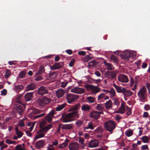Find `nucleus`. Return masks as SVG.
<instances>
[{
    "instance_id": "nucleus-62",
    "label": "nucleus",
    "mask_w": 150,
    "mask_h": 150,
    "mask_svg": "<svg viewBox=\"0 0 150 150\" xmlns=\"http://www.w3.org/2000/svg\"><path fill=\"white\" fill-rule=\"evenodd\" d=\"M61 66H50L51 70L58 69L61 68Z\"/></svg>"
},
{
    "instance_id": "nucleus-47",
    "label": "nucleus",
    "mask_w": 150,
    "mask_h": 150,
    "mask_svg": "<svg viewBox=\"0 0 150 150\" xmlns=\"http://www.w3.org/2000/svg\"><path fill=\"white\" fill-rule=\"evenodd\" d=\"M24 119H23L18 122V124L19 126L21 127H22L25 126V124L24 123Z\"/></svg>"
},
{
    "instance_id": "nucleus-59",
    "label": "nucleus",
    "mask_w": 150,
    "mask_h": 150,
    "mask_svg": "<svg viewBox=\"0 0 150 150\" xmlns=\"http://www.w3.org/2000/svg\"><path fill=\"white\" fill-rule=\"evenodd\" d=\"M88 126L89 129L92 130L94 129V128L92 123L91 122H89L88 124Z\"/></svg>"
},
{
    "instance_id": "nucleus-37",
    "label": "nucleus",
    "mask_w": 150,
    "mask_h": 150,
    "mask_svg": "<svg viewBox=\"0 0 150 150\" xmlns=\"http://www.w3.org/2000/svg\"><path fill=\"white\" fill-rule=\"evenodd\" d=\"M133 134V130L130 129L126 131L125 132V135L128 137H129L132 136Z\"/></svg>"
},
{
    "instance_id": "nucleus-49",
    "label": "nucleus",
    "mask_w": 150,
    "mask_h": 150,
    "mask_svg": "<svg viewBox=\"0 0 150 150\" xmlns=\"http://www.w3.org/2000/svg\"><path fill=\"white\" fill-rule=\"evenodd\" d=\"M47 150H55V149L53 145L49 144L47 147Z\"/></svg>"
},
{
    "instance_id": "nucleus-6",
    "label": "nucleus",
    "mask_w": 150,
    "mask_h": 150,
    "mask_svg": "<svg viewBox=\"0 0 150 150\" xmlns=\"http://www.w3.org/2000/svg\"><path fill=\"white\" fill-rule=\"evenodd\" d=\"M28 111L30 112L28 115V116L30 118L32 117L34 114H38L43 112L42 110H38L34 108L29 109Z\"/></svg>"
},
{
    "instance_id": "nucleus-23",
    "label": "nucleus",
    "mask_w": 150,
    "mask_h": 150,
    "mask_svg": "<svg viewBox=\"0 0 150 150\" xmlns=\"http://www.w3.org/2000/svg\"><path fill=\"white\" fill-rule=\"evenodd\" d=\"M16 110L19 115H21L23 112L22 107L19 104H16L15 107Z\"/></svg>"
},
{
    "instance_id": "nucleus-8",
    "label": "nucleus",
    "mask_w": 150,
    "mask_h": 150,
    "mask_svg": "<svg viewBox=\"0 0 150 150\" xmlns=\"http://www.w3.org/2000/svg\"><path fill=\"white\" fill-rule=\"evenodd\" d=\"M85 91L84 88H80L78 86L74 87L71 90V92L78 94H82Z\"/></svg>"
},
{
    "instance_id": "nucleus-56",
    "label": "nucleus",
    "mask_w": 150,
    "mask_h": 150,
    "mask_svg": "<svg viewBox=\"0 0 150 150\" xmlns=\"http://www.w3.org/2000/svg\"><path fill=\"white\" fill-rule=\"evenodd\" d=\"M55 110H52L49 112L48 115L53 118L54 117V115L55 114Z\"/></svg>"
},
{
    "instance_id": "nucleus-55",
    "label": "nucleus",
    "mask_w": 150,
    "mask_h": 150,
    "mask_svg": "<svg viewBox=\"0 0 150 150\" xmlns=\"http://www.w3.org/2000/svg\"><path fill=\"white\" fill-rule=\"evenodd\" d=\"M83 123V122L82 120H79L76 122V124L78 127H80L82 125Z\"/></svg>"
},
{
    "instance_id": "nucleus-44",
    "label": "nucleus",
    "mask_w": 150,
    "mask_h": 150,
    "mask_svg": "<svg viewBox=\"0 0 150 150\" xmlns=\"http://www.w3.org/2000/svg\"><path fill=\"white\" fill-rule=\"evenodd\" d=\"M103 108V105L101 104H98L96 107V109L99 110H102Z\"/></svg>"
},
{
    "instance_id": "nucleus-27",
    "label": "nucleus",
    "mask_w": 150,
    "mask_h": 150,
    "mask_svg": "<svg viewBox=\"0 0 150 150\" xmlns=\"http://www.w3.org/2000/svg\"><path fill=\"white\" fill-rule=\"evenodd\" d=\"M112 101L109 100L104 104V105L106 109H109L112 107Z\"/></svg>"
},
{
    "instance_id": "nucleus-64",
    "label": "nucleus",
    "mask_w": 150,
    "mask_h": 150,
    "mask_svg": "<svg viewBox=\"0 0 150 150\" xmlns=\"http://www.w3.org/2000/svg\"><path fill=\"white\" fill-rule=\"evenodd\" d=\"M146 86L148 89L149 93L150 94V84L149 83H147L146 84Z\"/></svg>"
},
{
    "instance_id": "nucleus-29",
    "label": "nucleus",
    "mask_w": 150,
    "mask_h": 150,
    "mask_svg": "<svg viewBox=\"0 0 150 150\" xmlns=\"http://www.w3.org/2000/svg\"><path fill=\"white\" fill-rule=\"evenodd\" d=\"M25 149L24 144L18 145L15 147V150H25Z\"/></svg>"
},
{
    "instance_id": "nucleus-10",
    "label": "nucleus",
    "mask_w": 150,
    "mask_h": 150,
    "mask_svg": "<svg viewBox=\"0 0 150 150\" xmlns=\"http://www.w3.org/2000/svg\"><path fill=\"white\" fill-rule=\"evenodd\" d=\"M85 87L86 88H90L94 93H96L100 91V88L97 86H93L91 85H86Z\"/></svg>"
},
{
    "instance_id": "nucleus-19",
    "label": "nucleus",
    "mask_w": 150,
    "mask_h": 150,
    "mask_svg": "<svg viewBox=\"0 0 150 150\" xmlns=\"http://www.w3.org/2000/svg\"><path fill=\"white\" fill-rule=\"evenodd\" d=\"M36 88V86L34 83H31L28 85L26 87L25 91H29L33 90Z\"/></svg>"
},
{
    "instance_id": "nucleus-36",
    "label": "nucleus",
    "mask_w": 150,
    "mask_h": 150,
    "mask_svg": "<svg viewBox=\"0 0 150 150\" xmlns=\"http://www.w3.org/2000/svg\"><path fill=\"white\" fill-rule=\"evenodd\" d=\"M57 74L55 72H51L50 74L49 75V78L51 79H55L57 76Z\"/></svg>"
},
{
    "instance_id": "nucleus-15",
    "label": "nucleus",
    "mask_w": 150,
    "mask_h": 150,
    "mask_svg": "<svg viewBox=\"0 0 150 150\" xmlns=\"http://www.w3.org/2000/svg\"><path fill=\"white\" fill-rule=\"evenodd\" d=\"M121 101L122 103L120 106L119 108V110L116 111V112L121 114H123L125 112V103L122 100Z\"/></svg>"
},
{
    "instance_id": "nucleus-25",
    "label": "nucleus",
    "mask_w": 150,
    "mask_h": 150,
    "mask_svg": "<svg viewBox=\"0 0 150 150\" xmlns=\"http://www.w3.org/2000/svg\"><path fill=\"white\" fill-rule=\"evenodd\" d=\"M23 88V86L22 85H17L14 86L13 87V90L17 92H19L20 91L22 90Z\"/></svg>"
},
{
    "instance_id": "nucleus-22",
    "label": "nucleus",
    "mask_w": 150,
    "mask_h": 150,
    "mask_svg": "<svg viewBox=\"0 0 150 150\" xmlns=\"http://www.w3.org/2000/svg\"><path fill=\"white\" fill-rule=\"evenodd\" d=\"M16 110L19 115H21L23 112L22 107L19 104H16L15 107Z\"/></svg>"
},
{
    "instance_id": "nucleus-9",
    "label": "nucleus",
    "mask_w": 150,
    "mask_h": 150,
    "mask_svg": "<svg viewBox=\"0 0 150 150\" xmlns=\"http://www.w3.org/2000/svg\"><path fill=\"white\" fill-rule=\"evenodd\" d=\"M68 147L70 150H78L80 147L79 144L76 142H72L70 143Z\"/></svg>"
},
{
    "instance_id": "nucleus-17",
    "label": "nucleus",
    "mask_w": 150,
    "mask_h": 150,
    "mask_svg": "<svg viewBox=\"0 0 150 150\" xmlns=\"http://www.w3.org/2000/svg\"><path fill=\"white\" fill-rule=\"evenodd\" d=\"M100 112L98 111H93L90 115V117L94 119H98L100 116Z\"/></svg>"
},
{
    "instance_id": "nucleus-14",
    "label": "nucleus",
    "mask_w": 150,
    "mask_h": 150,
    "mask_svg": "<svg viewBox=\"0 0 150 150\" xmlns=\"http://www.w3.org/2000/svg\"><path fill=\"white\" fill-rule=\"evenodd\" d=\"M37 93L39 95H43L47 93V90L45 87L42 86L38 89Z\"/></svg>"
},
{
    "instance_id": "nucleus-35",
    "label": "nucleus",
    "mask_w": 150,
    "mask_h": 150,
    "mask_svg": "<svg viewBox=\"0 0 150 150\" xmlns=\"http://www.w3.org/2000/svg\"><path fill=\"white\" fill-rule=\"evenodd\" d=\"M107 73L108 75V77L110 79H113L116 77V74L114 72L108 71Z\"/></svg>"
},
{
    "instance_id": "nucleus-40",
    "label": "nucleus",
    "mask_w": 150,
    "mask_h": 150,
    "mask_svg": "<svg viewBox=\"0 0 150 150\" xmlns=\"http://www.w3.org/2000/svg\"><path fill=\"white\" fill-rule=\"evenodd\" d=\"M126 107L127 108L126 110V114L128 116L131 115H132L131 109L127 105L126 106Z\"/></svg>"
},
{
    "instance_id": "nucleus-43",
    "label": "nucleus",
    "mask_w": 150,
    "mask_h": 150,
    "mask_svg": "<svg viewBox=\"0 0 150 150\" xmlns=\"http://www.w3.org/2000/svg\"><path fill=\"white\" fill-rule=\"evenodd\" d=\"M141 139L142 140L143 142L144 143H148L149 139V137L146 136H143Z\"/></svg>"
},
{
    "instance_id": "nucleus-39",
    "label": "nucleus",
    "mask_w": 150,
    "mask_h": 150,
    "mask_svg": "<svg viewBox=\"0 0 150 150\" xmlns=\"http://www.w3.org/2000/svg\"><path fill=\"white\" fill-rule=\"evenodd\" d=\"M82 110L83 111H88L91 109V107L87 105H84L82 106Z\"/></svg>"
},
{
    "instance_id": "nucleus-41",
    "label": "nucleus",
    "mask_w": 150,
    "mask_h": 150,
    "mask_svg": "<svg viewBox=\"0 0 150 150\" xmlns=\"http://www.w3.org/2000/svg\"><path fill=\"white\" fill-rule=\"evenodd\" d=\"M6 143L9 144H13V145H16V141H12L9 139H6Z\"/></svg>"
},
{
    "instance_id": "nucleus-2",
    "label": "nucleus",
    "mask_w": 150,
    "mask_h": 150,
    "mask_svg": "<svg viewBox=\"0 0 150 150\" xmlns=\"http://www.w3.org/2000/svg\"><path fill=\"white\" fill-rule=\"evenodd\" d=\"M137 95L141 102H144L147 101V91L145 86H144L140 89Z\"/></svg>"
},
{
    "instance_id": "nucleus-28",
    "label": "nucleus",
    "mask_w": 150,
    "mask_h": 150,
    "mask_svg": "<svg viewBox=\"0 0 150 150\" xmlns=\"http://www.w3.org/2000/svg\"><path fill=\"white\" fill-rule=\"evenodd\" d=\"M15 132L16 134L18 136V138H21L23 136V133L22 132L20 131L18 128L16 127L15 128Z\"/></svg>"
},
{
    "instance_id": "nucleus-3",
    "label": "nucleus",
    "mask_w": 150,
    "mask_h": 150,
    "mask_svg": "<svg viewBox=\"0 0 150 150\" xmlns=\"http://www.w3.org/2000/svg\"><path fill=\"white\" fill-rule=\"evenodd\" d=\"M104 127L105 130L111 133L116 127V123L114 121L110 120L105 122Z\"/></svg>"
},
{
    "instance_id": "nucleus-54",
    "label": "nucleus",
    "mask_w": 150,
    "mask_h": 150,
    "mask_svg": "<svg viewBox=\"0 0 150 150\" xmlns=\"http://www.w3.org/2000/svg\"><path fill=\"white\" fill-rule=\"evenodd\" d=\"M67 145V143L66 142H64L60 145L59 147L60 149H62L66 147Z\"/></svg>"
},
{
    "instance_id": "nucleus-50",
    "label": "nucleus",
    "mask_w": 150,
    "mask_h": 150,
    "mask_svg": "<svg viewBox=\"0 0 150 150\" xmlns=\"http://www.w3.org/2000/svg\"><path fill=\"white\" fill-rule=\"evenodd\" d=\"M52 117L48 115L45 117V119L49 122H51L52 120Z\"/></svg>"
},
{
    "instance_id": "nucleus-31",
    "label": "nucleus",
    "mask_w": 150,
    "mask_h": 150,
    "mask_svg": "<svg viewBox=\"0 0 150 150\" xmlns=\"http://www.w3.org/2000/svg\"><path fill=\"white\" fill-rule=\"evenodd\" d=\"M78 142L80 144L81 147L83 148H84V147L86 146V144L84 143V139L80 137L79 138Z\"/></svg>"
},
{
    "instance_id": "nucleus-60",
    "label": "nucleus",
    "mask_w": 150,
    "mask_h": 150,
    "mask_svg": "<svg viewBox=\"0 0 150 150\" xmlns=\"http://www.w3.org/2000/svg\"><path fill=\"white\" fill-rule=\"evenodd\" d=\"M75 62V59L74 58L72 59L69 64V66H73Z\"/></svg>"
},
{
    "instance_id": "nucleus-38",
    "label": "nucleus",
    "mask_w": 150,
    "mask_h": 150,
    "mask_svg": "<svg viewBox=\"0 0 150 150\" xmlns=\"http://www.w3.org/2000/svg\"><path fill=\"white\" fill-rule=\"evenodd\" d=\"M66 106V104H63L61 105H59L56 108L57 111H60L62 110Z\"/></svg>"
},
{
    "instance_id": "nucleus-4",
    "label": "nucleus",
    "mask_w": 150,
    "mask_h": 150,
    "mask_svg": "<svg viewBox=\"0 0 150 150\" xmlns=\"http://www.w3.org/2000/svg\"><path fill=\"white\" fill-rule=\"evenodd\" d=\"M119 52V51H115V54L120 55L123 59L127 61H129L130 58H134L135 57L132 53L128 52H123L120 54Z\"/></svg>"
},
{
    "instance_id": "nucleus-51",
    "label": "nucleus",
    "mask_w": 150,
    "mask_h": 150,
    "mask_svg": "<svg viewBox=\"0 0 150 150\" xmlns=\"http://www.w3.org/2000/svg\"><path fill=\"white\" fill-rule=\"evenodd\" d=\"M10 75V72L8 70H6L5 71V74L4 76L6 78H8Z\"/></svg>"
},
{
    "instance_id": "nucleus-61",
    "label": "nucleus",
    "mask_w": 150,
    "mask_h": 150,
    "mask_svg": "<svg viewBox=\"0 0 150 150\" xmlns=\"http://www.w3.org/2000/svg\"><path fill=\"white\" fill-rule=\"evenodd\" d=\"M91 58L88 55L86 56L83 59V60L85 62H88L89 60L91 59Z\"/></svg>"
},
{
    "instance_id": "nucleus-24",
    "label": "nucleus",
    "mask_w": 150,
    "mask_h": 150,
    "mask_svg": "<svg viewBox=\"0 0 150 150\" xmlns=\"http://www.w3.org/2000/svg\"><path fill=\"white\" fill-rule=\"evenodd\" d=\"M73 124H65L62 125V129H71L73 128Z\"/></svg>"
},
{
    "instance_id": "nucleus-20",
    "label": "nucleus",
    "mask_w": 150,
    "mask_h": 150,
    "mask_svg": "<svg viewBox=\"0 0 150 150\" xmlns=\"http://www.w3.org/2000/svg\"><path fill=\"white\" fill-rule=\"evenodd\" d=\"M33 92L28 93L25 95V98L26 101H29L31 100L33 98Z\"/></svg>"
},
{
    "instance_id": "nucleus-1",
    "label": "nucleus",
    "mask_w": 150,
    "mask_h": 150,
    "mask_svg": "<svg viewBox=\"0 0 150 150\" xmlns=\"http://www.w3.org/2000/svg\"><path fill=\"white\" fill-rule=\"evenodd\" d=\"M80 107V104L77 103L74 106L71 107L69 110V111H74L67 114L64 118L63 122H67L71 121V118L73 117L78 118L79 114L77 111L79 110Z\"/></svg>"
},
{
    "instance_id": "nucleus-57",
    "label": "nucleus",
    "mask_w": 150,
    "mask_h": 150,
    "mask_svg": "<svg viewBox=\"0 0 150 150\" xmlns=\"http://www.w3.org/2000/svg\"><path fill=\"white\" fill-rule=\"evenodd\" d=\"M46 123V120H43L40 123V127H42Z\"/></svg>"
},
{
    "instance_id": "nucleus-48",
    "label": "nucleus",
    "mask_w": 150,
    "mask_h": 150,
    "mask_svg": "<svg viewBox=\"0 0 150 150\" xmlns=\"http://www.w3.org/2000/svg\"><path fill=\"white\" fill-rule=\"evenodd\" d=\"M87 99L89 102L91 103H93L95 100L94 98L93 97L91 96L88 97L87 98Z\"/></svg>"
},
{
    "instance_id": "nucleus-52",
    "label": "nucleus",
    "mask_w": 150,
    "mask_h": 150,
    "mask_svg": "<svg viewBox=\"0 0 150 150\" xmlns=\"http://www.w3.org/2000/svg\"><path fill=\"white\" fill-rule=\"evenodd\" d=\"M44 69L43 66H40L39 68V71L38 72V74H41L44 71Z\"/></svg>"
},
{
    "instance_id": "nucleus-33",
    "label": "nucleus",
    "mask_w": 150,
    "mask_h": 150,
    "mask_svg": "<svg viewBox=\"0 0 150 150\" xmlns=\"http://www.w3.org/2000/svg\"><path fill=\"white\" fill-rule=\"evenodd\" d=\"M103 131V129L101 127H98L94 131L95 133L100 134L102 133Z\"/></svg>"
},
{
    "instance_id": "nucleus-30",
    "label": "nucleus",
    "mask_w": 150,
    "mask_h": 150,
    "mask_svg": "<svg viewBox=\"0 0 150 150\" xmlns=\"http://www.w3.org/2000/svg\"><path fill=\"white\" fill-rule=\"evenodd\" d=\"M110 58V60L111 62H113L117 64V63L119 61V59L117 57H116L113 55H111Z\"/></svg>"
},
{
    "instance_id": "nucleus-12",
    "label": "nucleus",
    "mask_w": 150,
    "mask_h": 150,
    "mask_svg": "<svg viewBox=\"0 0 150 150\" xmlns=\"http://www.w3.org/2000/svg\"><path fill=\"white\" fill-rule=\"evenodd\" d=\"M45 144V141L43 140H41L35 143V147L36 149H40L42 148Z\"/></svg>"
},
{
    "instance_id": "nucleus-42",
    "label": "nucleus",
    "mask_w": 150,
    "mask_h": 150,
    "mask_svg": "<svg viewBox=\"0 0 150 150\" xmlns=\"http://www.w3.org/2000/svg\"><path fill=\"white\" fill-rule=\"evenodd\" d=\"M98 62L94 60L90 61L88 64V66H96L97 65Z\"/></svg>"
},
{
    "instance_id": "nucleus-7",
    "label": "nucleus",
    "mask_w": 150,
    "mask_h": 150,
    "mask_svg": "<svg viewBox=\"0 0 150 150\" xmlns=\"http://www.w3.org/2000/svg\"><path fill=\"white\" fill-rule=\"evenodd\" d=\"M38 101L40 105L43 106L48 104L50 102L51 100L50 98L44 97L39 99Z\"/></svg>"
},
{
    "instance_id": "nucleus-63",
    "label": "nucleus",
    "mask_w": 150,
    "mask_h": 150,
    "mask_svg": "<svg viewBox=\"0 0 150 150\" xmlns=\"http://www.w3.org/2000/svg\"><path fill=\"white\" fill-rule=\"evenodd\" d=\"M141 149L142 150H144L146 149H148L149 150L148 146L147 145H143L141 146Z\"/></svg>"
},
{
    "instance_id": "nucleus-46",
    "label": "nucleus",
    "mask_w": 150,
    "mask_h": 150,
    "mask_svg": "<svg viewBox=\"0 0 150 150\" xmlns=\"http://www.w3.org/2000/svg\"><path fill=\"white\" fill-rule=\"evenodd\" d=\"M113 100L114 101V103L115 105H116L117 106H118L120 104L119 101L115 98H113Z\"/></svg>"
},
{
    "instance_id": "nucleus-45",
    "label": "nucleus",
    "mask_w": 150,
    "mask_h": 150,
    "mask_svg": "<svg viewBox=\"0 0 150 150\" xmlns=\"http://www.w3.org/2000/svg\"><path fill=\"white\" fill-rule=\"evenodd\" d=\"M26 74V72L25 71H21L19 73V77L20 78H23L24 77Z\"/></svg>"
},
{
    "instance_id": "nucleus-13",
    "label": "nucleus",
    "mask_w": 150,
    "mask_h": 150,
    "mask_svg": "<svg viewBox=\"0 0 150 150\" xmlns=\"http://www.w3.org/2000/svg\"><path fill=\"white\" fill-rule=\"evenodd\" d=\"M118 80L122 83H127L129 80L127 77L123 74H120L118 76Z\"/></svg>"
},
{
    "instance_id": "nucleus-53",
    "label": "nucleus",
    "mask_w": 150,
    "mask_h": 150,
    "mask_svg": "<svg viewBox=\"0 0 150 150\" xmlns=\"http://www.w3.org/2000/svg\"><path fill=\"white\" fill-rule=\"evenodd\" d=\"M105 96V94L103 93H101L98 96V100H100L104 98Z\"/></svg>"
},
{
    "instance_id": "nucleus-5",
    "label": "nucleus",
    "mask_w": 150,
    "mask_h": 150,
    "mask_svg": "<svg viewBox=\"0 0 150 150\" xmlns=\"http://www.w3.org/2000/svg\"><path fill=\"white\" fill-rule=\"evenodd\" d=\"M79 98V96L73 94H68L66 96V99L68 103H71Z\"/></svg>"
},
{
    "instance_id": "nucleus-34",
    "label": "nucleus",
    "mask_w": 150,
    "mask_h": 150,
    "mask_svg": "<svg viewBox=\"0 0 150 150\" xmlns=\"http://www.w3.org/2000/svg\"><path fill=\"white\" fill-rule=\"evenodd\" d=\"M52 124H50L42 128V131L43 132H45V133L48 131L49 130L52 128Z\"/></svg>"
},
{
    "instance_id": "nucleus-26",
    "label": "nucleus",
    "mask_w": 150,
    "mask_h": 150,
    "mask_svg": "<svg viewBox=\"0 0 150 150\" xmlns=\"http://www.w3.org/2000/svg\"><path fill=\"white\" fill-rule=\"evenodd\" d=\"M113 86L115 88V89L117 92L118 93H122L124 90V89L125 88L120 87L119 86H117L115 83L113 84Z\"/></svg>"
},
{
    "instance_id": "nucleus-58",
    "label": "nucleus",
    "mask_w": 150,
    "mask_h": 150,
    "mask_svg": "<svg viewBox=\"0 0 150 150\" xmlns=\"http://www.w3.org/2000/svg\"><path fill=\"white\" fill-rule=\"evenodd\" d=\"M64 63L63 62H60L58 63H55L52 66H63Z\"/></svg>"
},
{
    "instance_id": "nucleus-32",
    "label": "nucleus",
    "mask_w": 150,
    "mask_h": 150,
    "mask_svg": "<svg viewBox=\"0 0 150 150\" xmlns=\"http://www.w3.org/2000/svg\"><path fill=\"white\" fill-rule=\"evenodd\" d=\"M109 93L110 98H112L116 96V92L113 88H110V90L109 91Z\"/></svg>"
},
{
    "instance_id": "nucleus-18",
    "label": "nucleus",
    "mask_w": 150,
    "mask_h": 150,
    "mask_svg": "<svg viewBox=\"0 0 150 150\" xmlns=\"http://www.w3.org/2000/svg\"><path fill=\"white\" fill-rule=\"evenodd\" d=\"M42 130V129H41L39 132H37L38 135L35 137L34 138L35 141L39 138L43 137L44 136L46 133H45V132H43Z\"/></svg>"
},
{
    "instance_id": "nucleus-16",
    "label": "nucleus",
    "mask_w": 150,
    "mask_h": 150,
    "mask_svg": "<svg viewBox=\"0 0 150 150\" xmlns=\"http://www.w3.org/2000/svg\"><path fill=\"white\" fill-rule=\"evenodd\" d=\"M65 93V91L62 89H59L55 92L56 96L57 98L63 97Z\"/></svg>"
},
{
    "instance_id": "nucleus-11",
    "label": "nucleus",
    "mask_w": 150,
    "mask_h": 150,
    "mask_svg": "<svg viewBox=\"0 0 150 150\" xmlns=\"http://www.w3.org/2000/svg\"><path fill=\"white\" fill-rule=\"evenodd\" d=\"M99 141L97 139H94L90 141L88 144V146L90 148L96 147L98 146Z\"/></svg>"
},
{
    "instance_id": "nucleus-21",
    "label": "nucleus",
    "mask_w": 150,
    "mask_h": 150,
    "mask_svg": "<svg viewBox=\"0 0 150 150\" xmlns=\"http://www.w3.org/2000/svg\"><path fill=\"white\" fill-rule=\"evenodd\" d=\"M124 89L122 94L124 96L129 97L132 95L133 93L130 90L127 89L125 88Z\"/></svg>"
}]
</instances>
